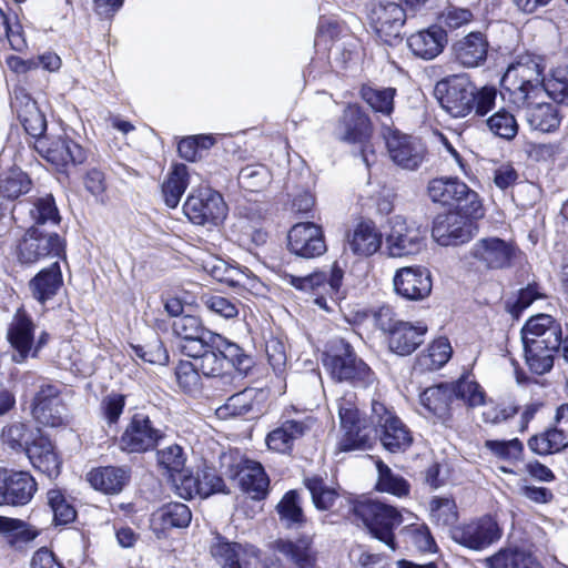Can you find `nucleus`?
Instances as JSON below:
<instances>
[{"label":"nucleus","mask_w":568,"mask_h":568,"mask_svg":"<svg viewBox=\"0 0 568 568\" xmlns=\"http://www.w3.org/2000/svg\"><path fill=\"white\" fill-rule=\"evenodd\" d=\"M397 295L407 301H422L429 296L433 288L432 275L424 266H406L396 271L393 277Z\"/></svg>","instance_id":"obj_19"},{"label":"nucleus","mask_w":568,"mask_h":568,"mask_svg":"<svg viewBox=\"0 0 568 568\" xmlns=\"http://www.w3.org/2000/svg\"><path fill=\"white\" fill-rule=\"evenodd\" d=\"M304 483L312 496L314 506L320 510L329 509L335 500L339 498L338 493L327 486L322 477H307Z\"/></svg>","instance_id":"obj_55"},{"label":"nucleus","mask_w":568,"mask_h":568,"mask_svg":"<svg viewBox=\"0 0 568 568\" xmlns=\"http://www.w3.org/2000/svg\"><path fill=\"white\" fill-rule=\"evenodd\" d=\"M27 456L32 466L48 477L52 478L59 475L60 460L47 437L40 435L33 439L27 449Z\"/></svg>","instance_id":"obj_40"},{"label":"nucleus","mask_w":568,"mask_h":568,"mask_svg":"<svg viewBox=\"0 0 568 568\" xmlns=\"http://www.w3.org/2000/svg\"><path fill=\"white\" fill-rule=\"evenodd\" d=\"M377 469L378 481L376 488L379 491L388 493L397 497L406 496L409 493V484L403 477L395 475L388 466L379 462Z\"/></svg>","instance_id":"obj_60"},{"label":"nucleus","mask_w":568,"mask_h":568,"mask_svg":"<svg viewBox=\"0 0 568 568\" xmlns=\"http://www.w3.org/2000/svg\"><path fill=\"white\" fill-rule=\"evenodd\" d=\"M349 250L359 256H371L382 246V233L371 221L359 222L347 236Z\"/></svg>","instance_id":"obj_39"},{"label":"nucleus","mask_w":568,"mask_h":568,"mask_svg":"<svg viewBox=\"0 0 568 568\" xmlns=\"http://www.w3.org/2000/svg\"><path fill=\"white\" fill-rule=\"evenodd\" d=\"M485 561L488 568H538L536 558L519 549H501Z\"/></svg>","instance_id":"obj_47"},{"label":"nucleus","mask_w":568,"mask_h":568,"mask_svg":"<svg viewBox=\"0 0 568 568\" xmlns=\"http://www.w3.org/2000/svg\"><path fill=\"white\" fill-rule=\"evenodd\" d=\"M203 346L199 353L185 355L195 362L203 376L215 378L216 386L219 384L231 385L234 375L224 366L223 356L209 345L203 344Z\"/></svg>","instance_id":"obj_36"},{"label":"nucleus","mask_w":568,"mask_h":568,"mask_svg":"<svg viewBox=\"0 0 568 568\" xmlns=\"http://www.w3.org/2000/svg\"><path fill=\"white\" fill-rule=\"evenodd\" d=\"M560 349V345H550L542 341L534 339L524 344L525 361L534 374L544 375L554 366V355Z\"/></svg>","instance_id":"obj_42"},{"label":"nucleus","mask_w":568,"mask_h":568,"mask_svg":"<svg viewBox=\"0 0 568 568\" xmlns=\"http://www.w3.org/2000/svg\"><path fill=\"white\" fill-rule=\"evenodd\" d=\"M130 480V469L126 467L106 466L92 469L88 481L104 494L115 495L123 490Z\"/></svg>","instance_id":"obj_38"},{"label":"nucleus","mask_w":568,"mask_h":568,"mask_svg":"<svg viewBox=\"0 0 568 568\" xmlns=\"http://www.w3.org/2000/svg\"><path fill=\"white\" fill-rule=\"evenodd\" d=\"M544 95L558 103H568V68H557L544 80Z\"/></svg>","instance_id":"obj_63"},{"label":"nucleus","mask_w":568,"mask_h":568,"mask_svg":"<svg viewBox=\"0 0 568 568\" xmlns=\"http://www.w3.org/2000/svg\"><path fill=\"white\" fill-rule=\"evenodd\" d=\"M322 363L331 377L337 382H347L355 387L366 388L375 381L369 366L357 357L354 348L344 339H333L323 353Z\"/></svg>","instance_id":"obj_4"},{"label":"nucleus","mask_w":568,"mask_h":568,"mask_svg":"<svg viewBox=\"0 0 568 568\" xmlns=\"http://www.w3.org/2000/svg\"><path fill=\"white\" fill-rule=\"evenodd\" d=\"M37 149L43 153L48 162L58 169H64L70 164H81L87 159L84 149L65 135L51 141L48 138L39 139L37 140Z\"/></svg>","instance_id":"obj_21"},{"label":"nucleus","mask_w":568,"mask_h":568,"mask_svg":"<svg viewBox=\"0 0 568 568\" xmlns=\"http://www.w3.org/2000/svg\"><path fill=\"white\" fill-rule=\"evenodd\" d=\"M172 331L183 341L180 347L184 354L199 353V349L204 347L203 344L209 345L211 339L209 335H214L212 331L202 325L199 317L193 315H182L174 318Z\"/></svg>","instance_id":"obj_26"},{"label":"nucleus","mask_w":568,"mask_h":568,"mask_svg":"<svg viewBox=\"0 0 568 568\" xmlns=\"http://www.w3.org/2000/svg\"><path fill=\"white\" fill-rule=\"evenodd\" d=\"M14 220L30 222L40 230L54 226L60 222V214L52 194L30 197L17 203L12 209Z\"/></svg>","instance_id":"obj_17"},{"label":"nucleus","mask_w":568,"mask_h":568,"mask_svg":"<svg viewBox=\"0 0 568 568\" xmlns=\"http://www.w3.org/2000/svg\"><path fill=\"white\" fill-rule=\"evenodd\" d=\"M201 372L194 361H181L175 368V376L179 386L189 394L201 388Z\"/></svg>","instance_id":"obj_64"},{"label":"nucleus","mask_w":568,"mask_h":568,"mask_svg":"<svg viewBox=\"0 0 568 568\" xmlns=\"http://www.w3.org/2000/svg\"><path fill=\"white\" fill-rule=\"evenodd\" d=\"M450 385L454 389L455 403L463 400L469 407L485 404V393L475 381L460 378L456 383H450Z\"/></svg>","instance_id":"obj_61"},{"label":"nucleus","mask_w":568,"mask_h":568,"mask_svg":"<svg viewBox=\"0 0 568 568\" xmlns=\"http://www.w3.org/2000/svg\"><path fill=\"white\" fill-rule=\"evenodd\" d=\"M440 106L453 118L474 112L485 116L496 104L498 91L493 85L478 88L467 74H454L438 81L434 89Z\"/></svg>","instance_id":"obj_1"},{"label":"nucleus","mask_w":568,"mask_h":568,"mask_svg":"<svg viewBox=\"0 0 568 568\" xmlns=\"http://www.w3.org/2000/svg\"><path fill=\"white\" fill-rule=\"evenodd\" d=\"M2 505L24 506L38 489L36 479L28 471L2 468Z\"/></svg>","instance_id":"obj_22"},{"label":"nucleus","mask_w":568,"mask_h":568,"mask_svg":"<svg viewBox=\"0 0 568 568\" xmlns=\"http://www.w3.org/2000/svg\"><path fill=\"white\" fill-rule=\"evenodd\" d=\"M481 217L470 216L458 210L438 214L433 222L432 236L442 246L464 244L476 234L475 221Z\"/></svg>","instance_id":"obj_8"},{"label":"nucleus","mask_w":568,"mask_h":568,"mask_svg":"<svg viewBox=\"0 0 568 568\" xmlns=\"http://www.w3.org/2000/svg\"><path fill=\"white\" fill-rule=\"evenodd\" d=\"M449 535L455 542L468 549L483 550L500 538L501 530L493 517L484 516L452 527Z\"/></svg>","instance_id":"obj_15"},{"label":"nucleus","mask_w":568,"mask_h":568,"mask_svg":"<svg viewBox=\"0 0 568 568\" xmlns=\"http://www.w3.org/2000/svg\"><path fill=\"white\" fill-rule=\"evenodd\" d=\"M334 134L339 141L359 144L362 160L367 168L371 166L367 144L372 135V123L368 115L359 105L348 104L344 109L335 126Z\"/></svg>","instance_id":"obj_10"},{"label":"nucleus","mask_w":568,"mask_h":568,"mask_svg":"<svg viewBox=\"0 0 568 568\" xmlns=\"http://www.w3.org/2000/svg\"><path fill=\"white\" fill-rule=\"evenodd\" d=\"M469 255L487 270H503L511 265L515 246L500 237L488 236L476 241Z\"/></svg>","instance_id":"obj_18"},{"label":"nucleus","mask_w":568,"mask_h":568,"mask_svg":"<svg viewBox=\"0 0 568 568\" xmlns=\"http://www.w3.org/2000/svg\"><path fill=\"white\" fill-rule=\"evenodd\" d=\"M183 211L193 224L217 226L227 215V205L217 191L204 187L187 196Z\"/></svg>","instance_id":"obj_9"},{"label":"nucleus","mask_w":568,"mask_h":568,"mask_svg":"<svg viewBox=\"0 0 568 568\" xmlns=\"http://www.w3.org/2000/svg\"><path fill=\"white\" fill-rule=\"evenodd\" d=\"M428 195L435 203L454 206L470 216H484L478 194L457 178H438L428 184Z\"/></svg>","instance_id":"obj_6"},{"label":"nucleus","mask_w":568,"mask_h":568,"mask_svg":"<svg viewBox=\"0 0 568 568\" xmlns=\"http://www.w3.org/2000/svg\"><path fill=\"white\" fill-rule=\"evenodd\" d=\"M11 108L17 111L26 132L33 138L45 139L43 133L47 130V120L33 101L22 90L14 91V98L11 101Z\"/></svg>","instance_id":"obj_31"},{"label":"nucleus","mask_w":568,"mask_h":568,"mask_svg":"<svg viewBox=\"0 0 568 568\" xmlns=\"http://www.w3.org/2000/svg\"><path fill=\"white\" fill-rule=\"evenodd\" d=\"M544 60L525 55L509 65L501 79L504 91L514 105H525L544 97Z\"/></svg>","instance_id":"obj_2"},{"label":"nucleus","mask_w":568,"mask_h":568,"mask_svg":"<svg viewBox=\"0 0 568 568\" xmlns=\"http://www.w3.org/2000/svg\"><path fill=\"white\" fill-rule=\"evenodd\" d=\"M288 250L301 257L313 258L326 252L321 226L312 222L293 225L287 235Z\"/></svg>","instance_id":"obj_20"},{"label":"nucleus","mask_w":568,"mask_h":568,"mask_svg":"<svg viewBox=\"0 0 568 568\" xmlns=\"http://www.w3.org/2000/svg\"><path fill=\"white\" fill-rule=\"evenodd\" d=\"M189 184V168L182 163L174 164L161 186L165 205L170 209L178 207L181 197L185 193Z\"/></svg>","instance_id":"obj_44"},{"label":"nucleus","mask_w":568,"mask_h":568,"mask_svg":"<svg viewBox=\"0 0 568 568\" xmlns=\"http://www.w3.org/2000/svg\"><path fill=\"white\" fill-rule=\"evenodd\" d=\"M275 550L283 555L296 568H316L318 551L314 546V536L304 534L297 538H280Z\"/></svg>","instance_id":"obj_24"},{"label":"nucleus","mask_w":568,"mask_h":568,"mask_svg":"<svg viewBox=\"0 0 568 568\" xmlns=\"http://www.w3.org/2000/svg\"><path fill=\"white\" fill-rule=\"evenodd\" d=\"M31 180L18 168L0 174V194L7 199H17L30 190Z\"/></svg>","instance_id":"obj_53"},{"label":"nucleus","mask_w":568,"mask_h":568,"mask_svg":"<svg viewBox=\"0 0 568 568\" xmlns=\"http://www.w3.org/2000/svg\"><path fill=\"white\" fill-rule=\"evenodd\" d=\"M452 352L448 338L439 337L428 346L427 354L419 358L420 365L430 371L438 369L449 361Z\"/></svg>","instance_id":"obj_59"},{"label":"nucleus","mask_w":568,"mask_h":568,"mask_svg":"<svg viewBox=\"0 0 568 568\" xmlns=\"http://www.w3.org/2000/svg\"><path fill=\"white\" fill-rule=\"evenodd\" d=\"M486 125L491 134L506 141L514 140L519 130L515 115L505 108L491 114L486 120Z\"/></svg>","instance_id":"obj_52"},{"label":"nucleus","mask_w":568,"mask_h":568,"mask_svg":"<svg viewBox=\"0 0 568 568\" xmlns=\"http://www.w3.org/2000/svg\"><path fill=\"white\" fill-rule=\"evenodd\" d=\"M427 332L424 323L412 324L408 322L396 323L388 338V345L392 352L406 356L412 354L423 342Z\"/></svg>","instance_id":"obj_35"},{"label":"nucleus","mask_w":568,"mask_h":568,"mask_svg":"<svg viewBox=\"0 0 568 568\" xmlns=\"http://www.w3.org/2000/svg\"><path fill=\"white\" fill-rule=\"evenodd\" d=\"M234 478L241 489L253 499L265 497L270 480L260 463L250 459L242 460L236 467Z\"/></svg>","instance_id":"obj_34"},{"label":"nucleus","mask_w":568,"mask_h":568,"mask_svg":"<svg viewBox=\"0 0 568 568\" xmlns=\"http://www.w3.org/2000/svg\"><path fill=\"white\" fill-rule=\"evenodd\" d=\"M237 181L242 189L257 192L270 182V172L265 165L250 164L241 169Z\"/></svg>","instance_id":"obj_62"},{"label":"nucleus","mask_w":568,"mask_h":568,"mask_svg":"<svg viewBox=\"0 0 568 568\" xmlns=\"http://www.w3.org/2000/svg\"><path fill=\"white\" fill-rule=\"evenodd\" d=\"M426 230L400 215L390 220V231L386 236L388 254L403 257L420 253L426 247Z\"/></svg>","instance_id":"obj_11"},{"label":"nucleus","mask_w":568,"mask_h":568,"mask_svg":"<svg viewBox=\"0 0 568 568\" xmlns=\"http://www.w3.org/2000/svg\"><path fill=\"white\" fill-rule=\"evenodd\" d=\"M419 403L429 415L445 423L455 405L454 389L449 383L427 387L419 395Z\"/></svg>","instance_id":"obj_32"},{"label":"nucleus","mask_w":568,"mask_h":568,"mask_svg":"<svg viewBox=\"0 0 568 568\" xmlns=\"http://www.w3.org/2000/svg\"><path fill=\"white\" fill-rule=\"evenodd\" d=\"M210 336L209 346L216 349L224 359V366H231L240 373L246 375L253 367V359L242 347L229 341L220 334L214 333Z\"/></svg>","instance_id":"obj_41"},{"label":"nucleus","mask_w":568,"mask_h":568,"mask_svg":"<svg viewBox=\"0 0 568 568\" xmlns=\"http://www.w3.org/2000/svg\"><path fill=\"white\" fill-rule=\"evenodd\" d=\"M447 41L446 31L438 26H432L413 33L407 39V45L415 57L428 61L443 52Z\"/></svg>","instance_id":"obj_30"},{"label":"nucleus","mask_w":568,"mask_h":568,"mask_svg":"<svg viewBox=\"0 0 568 568\" xmlns=\"http://www.w3.org/2000/svg\"><path fill=\"white\" fill-rule=\"evenodd\" d=\"M8 341L16 351L13 361L16 363L24 362L30 355L34 342V324L22 308L16 312L9 325Z\"/></svg>","instance_id":"obj_28"},{"label":"nucleus","mask_w":568,"mask_h":568,"mask_svg":"<svg viewBox=\"0 0 568 568\" xmlns=\"http://www.w3.org/2000/svg\"><path fill=\"white\" fill-rule=\"evenodd\" d=\"M63 412L58 387L51 384L41 385L32 404L34 419L43 426L58 427L63 424Z\"/></svg>","instance_id":"obj_23"},{"label":"nucleus","mask_w":568,"mask_h":568,"mask_svg":"<svg viewBox=\"0 0 568 568\" xmlns=\"http://www.w3.org/2000/svg\"><path fill=\"white\" fill-rule=\"evenodd\" d=\"M523 344L532 341H542L550 345H561V326L547 314L530 317L521 328Z\"/></svg>","instance_id":"obj_37"},{"label":"nucleus","mask_w":568,"mask_h":568,"mask_svg":"<svg viewBox=\"0 0 568 568\" xmlns=\"http://www.w3.org/2000/svg\"><path fill=\"white\" fill-rule=\"evenodd\" d=\"M4 37L11 49L22 52L27 48V41L21 23L17 16L7 14L0 8V38Z\"/></svg>","instance_id":"obj_56"},{"label":"nucleus","mask_w":568,"mask_h":568,"mask_svg":"<svg viewBox=\"0 0 568 568\" xmlns=\"http://www.w3.org/2000/svg\"><path fill=\"white\" fill-rule=\"evenodd\" d=\"M515 106L526 109L525 118L531 130L551 133L555 132L561 123L560 110L552 103L539 101L538 99L531 100V102L525 105Z\"/></svg>","instance_id":"obj_33"},{"label":"nucleus","mask_w":568,"mask_h":568,"mask_svg":"<svg viewBox=\"0 0 568 568\" xmlns=\"http://www.w3.org/2000/svg\"><path fill=\"white\" fill-rule=\"evenodd\" d=\"M0 534L9 536L14 542H29L36 539L40 531L21 519L0 516Z\"/></svg>","instance_id":"obj_57"},{"label":"nucleus","mask_w":568,"mask_h":568,"mask_svg":"<svg viewBox=\"0 0 568 568\" xmlns=\"http://www.w3.org/2000/svg\"><path fill=\"white\" fill-rule=\"evenodd\" d=\"M430 521L438 527H454L458 519L457 505L453 498L435 496L429 501Z\"/></svg>","instance_id":"obj_51"},{"label":"nucleus","mask_w":568,"mask_h":568,"mask_svg":"<svg viewBox=\"0 0 568 568\" xmlns=\"http://www.w3.org/2000/svg\"><path fill=\"white\" fill-rule=\"evenodd\" d=\"M253 397V389L246 388L244 390L236 392L227 398L223 406H220L216 409V415L220 418L246 415L252 409Z\"/></svg>","instance_id":"obj_58"},{"label":"nucleus","mask_w":568,"mask_h":568,"mask_svg":"<svg viewBox=\"0 0 568 568\" xmlns=\"http://www.w3.org/2000/svg\"><path fill=\"white\" fill-rule=\"evenodd\" d=\"M371 423L373 433L378 436L382 446L389 453H404L412 446L410 429L378 399L372 400Z\"/></svg>","instance_id":"obj_5"},{"label":"nucleus","mask_w":568,"mask_h":568,"mask_svg":"<svg viewBox=\"0 0 568 568\" xmlns=\"http://www.w3.org/2000/svg\"><path fill=\"white\" fill-rule=\"evenodd\" d=\"M283 281L304 293L317 294L321 290H328L332 295L338 296L343 281V271L335 263L329 276L324 272H314L306 276H295L285 273Z\"/></svg>","instance_id":"obj_27"},{"label":"nucleus","mask_w":568,"mask_h":568,"mask_svg":"<svg viewBox=\"0 0 568 568\" xmlns=\"http://www.w3.org/2000/svg\"><path fill=\"white\" fill-rule=\"evenodd\" d=\"M186 459L184 448L178 444L169 445L156 452L158 466L172 483H175L176 477H181L185 470Z\"/></svg>","instance_id":"obj_45"},{"label":"nucleus","mask_w":568,"mask_h":568,"mask_svg":"<svg viewBox=\"0 0 568 568\" xmlns=\"http://www.w3.org/2000/svg\"><path fill=\"white\" fill-rule=\"evenodd\" d=\"M413 17L408 8L394 1H383L374 4L368 13L371 26L377 36L390 43L400 36V31L408 18Z\"/></svg>","instance_id":"obj_16"},{"label":"nucleus","mask_w":568,"mask_h":568,"mask_svg":"<svg viewBox=\"0 0 568 568\" xmlns=\"http://www.w3.org/2000/svg\"><path fill=\"white\" fill-rule=\"evenodd\" d=\"M315 423L316 419L311 415L304 416L302 419H286L267 434L266 445L271 450L288 453L292 450L294 442L308 433Z\"/></svg>","instance_id":"obj_25"},{"label":"nucleus","mask_w":568,"mask_h":568,"mask_svg":"<svg viewBox=\"0 0 568 568\" xmlns=\"http://www.w3.org/2000/svg\"><path fill=\"white\" fill-rule=\"evenodd\" d=\"M164 436V430L155 427L148 415L136 413L120 436L119 447L125 453L142 454L153 450Z\"/></svg>","instance_id":"obj_12"},{"label":"nucleus","mask_w":568,"mask_h":568,"mask_svg":"<svg viewBox=\"0 0 568 568\" xmlns=\"http://www.w3.org/2000/svg\"><path fill=\"white\" fill-rule=\"evenodd\" d=\"M396 89L375 88L363 85L361 89L362 99L375 111L389 116L394 111V98Z\"/></svg>","instance_id":"obj_50"},{"label":"nucleus","mask_w":568,"mask_h":568,"mask_svg":"<svg viewBox=\"0 0 568 568\" xmlns=\"http://www.w3.org/2000/svg\"><path fill=\"white\" fill-rule=\"evenodd\" d=\"M568 442L555 429L549 427L546 430L531 436L528 440L529 449L540 456L552 455L567 448Z\"/></svg>","instance_id":"obj_49"},{"label":"nucleus","mask_w":568,"mask_h":568,"mask_svg":"<svg viewBox=\"0 0 568 568\" xmlns=\"http://www.w3.org/2000/svg\"><path fill=\"white\" fill-rule=\"evenodd\" d=\"M384 138L389 158L397 166L415 171L422 165L426 146L419 139L390 128L385 130Z\"/></svg>","instance_id":"obj_14"},{"label":"nucleus","mask_w":568,"mask_h":568,"mask_svg":"<svg viewBox=\"0 0 568 568\" xmlns=\"http://www.w3.org/2000/svg\"><path fill=\"white\" fill-rule=\"evenodd\" d=\"M355 399L354 393H346L337 400L341 427L344 430L339 448L344 452L363 449L369 445L372 439L373 427L366 425L365 419L359 417Z\"/></svg>","instance_id":"obj_7"},{"label":"nucleus","mask_w":568,"mask_h":568,"mask_svg":"<svg viewBox=\"0 0 568 568\" xmlns=\"http://www.w3.org/2000/svg\"><path fill=\"white\" fill-rule=\"evenodd\" d=\"M489 43L486 36L474 31L456 41L453 53L456 62L465 68H477L487 59Z\"/></svg>","instance_id":"obj_29"},{"label":"nucleus","mask_w":568,"mask_h":568,"mask_svg":"<svg viewBox=\"0 0 568 568\" xmlns=\"http://www.w3.org/2000/svg\"><path fill=\"white\" fill-rule=\"evenodd\" d=\"M63 250V241L57 233L30 226L18 245V258L23 264H33L45 257L60 256Z\"/></svg>","instance_id":"obj_13"},{"label":"nucleus","mask_w":568,"mask_h":568,"mask_svg":"<svg viewBox=\"0 0 568 568\" xmlns=\"http://www.w3.org/2000/svg\"><path fill=\"white\" fill-rule=\"evenodd\" d=\"M348 507L347 516L362 521L378 540L393 551L396 550L394 529L403 523L400 511L388 504L369 498L353 499L343 497Z\"/></svg>","instance_id":"obj_3"},{"label":"nucleus","mask_w":568,"mask_h":568,"mask_svg":"<svg viewBox=\"0 0 568 568\" xmlns=\"http://www.w3.org/2000/svg\"><path fill=\"white\" fill-rule=\"evenodd\" d=\"M191 520L192 513L182 503L166 504L153 515V523H159L162 529L185 528L190 525Z\"/></svg>","instance_id":"obj_46"},{"label":"nucleus","mask_w":568,"mask_h":568,"mask_svg":"<svg viewBox=\"0 0 568 568\" xmlns=\"http://www.w3.org/2000/svg\"><path fill=\"white\" fill-rule=\"evenodd\" d=\"M277 513L287 528H298L306 520L295 490H290L283 496L277 505Z\"/></svg>","instance_id":"obj_54"},{"label":"nucleus","mask_w":568,"mask_h":568,"mask_svg":"<svg viewBox=\"0 0 568 568\" xmlns=\"http://www.w3.org/2000/svg\"><path fill=\"white\" fill-rule=\"evenodd\" d=\"M63 283L59 262L52 263L49 267L40 271L30 282V290L33 297L44 304L51 300Z\"/></svg>","instance_id":"obj_43"},{"label":"nucleus","mask_w":568,"mask_h":568,"mask_svg":"<svg viewBox=\"0 0 568 568\" xmlns=\"http://www.w3.org/2000/svg\"><path fill=\"white\" fill-rule=\"evenodd\" d=\"M38 428H30L27 424L14 422L2 429L1 438L4 444L14 450H24L31 446L33 439L40 436Z\"/></svg>","instance_id":"obj_48"}]
</instances>
